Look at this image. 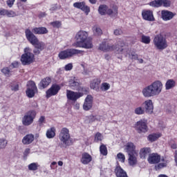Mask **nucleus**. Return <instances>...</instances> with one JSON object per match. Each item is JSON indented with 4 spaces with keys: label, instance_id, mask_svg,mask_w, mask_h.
Instances as JSON below:
<instances>
[{
    "label": "nucleus",
    "instance_id": "obj_1",
    "mask_svg": "<svg viewBox=\"0 0 177 177\" xmlns=\"http://www.w3.org/2000/svg\"><path fill=\"white\" fill-rule=\"evenodd\" d=\"M88 37L89 33L88 32L79 30L75 36L77 42L73 44V46H75V48H84V49H92L93 44L92 43V39Z\"/></svg>",
    "mask_w": 177,
    "mask_h": 177
},
{
    "label": "nucleus",
    "instance_id": "obj_2",
    "mask_svg": "<svg viewBox=\"0 0 177 177\" xmlns=\"http://www.w3.org/2000/svg\"><path fill=\"white\" fill-rule=\"evenodd\" d=\"M162 82L160 80H156L145 87L142 91V93L144 97L158 96V95L162 92Z\"/></svg>",
    "mask_w": 177,
    "mask_h": 177
},
{
    "label": "nucleus",
    "instance_id": "obj_3",
    "mask_svg": "<svg viewBox=\"0 0 177 177\" xmlns=\"http://www.w3.org/2000/svg\"><path fill=\"white\" fill-rule=\"evenodd\" d=\"M125 46V43L122 40L118 42V46L115 47L114 45H109V43L106 41H102L98 48L102 52H109L110 50H117L118 53H122L124 48Z\"/></svg>",
    "mask_w": 177,
    "mask_h": 177
},
{
    "label": "nucleus",
    "instance_id": "obj_4",
    "mask_svg": "<svg viewBox=\"0 0 177 177\" xmlns=\"http://www.w3.org/2000/svg\"><path fill=\"white\" fill-rule=\"evenodd\" d=\"M61 143L59 145V147L62 148L64 146H70L71 142V136L70 135V130L66 127L62 128L58 135Z\"/></svg>",
    "mask_w": 177,
    "mask_h": 177
},
{
    "label": "nucleus",
    "instance_id": "obj_5",
    "mask_svg": "<svg viewBox=\"0 0 177 177\" xmlns=\"http://www.w3.org/2000/svg\"><path fill=\"white\" fill-rule=\"evenodd\" d=\"M153 44L158 50H164L168 48V41L167 38L162 34L156 35L153 39Z\"/></svg>",
    "mask_w": 177,
    "mask_h": 177
},
{
    "label": "nucleus",
    "instance_id": "obj_6",
    "mask_svg": "<svg viewBox=\"0 0 177 177\" xmlns=\"http://www.w3.org/2000/svg\"><path fill=\"white\" fill-rule=\"evenodd\" d=\"M77 55H81L82 56L84 55V51L75 48H68L61 51L59 53L58 57L61 60H64L65 59H70V57H73Z\"/></svg>",
    "mask_w": 177,
    "mask_h": 177
},
{
    "label": "nucleus",
    "instance_id": "obj_7",
    "mask_svg": "<svg viewBox=\"0 0 177 177\" xmlns=\"http://www.w3.org/2000/svg\"><path fill=\"white\" fill-rule=\"evenodd\" d=\"M34 61V54L31 53V48L26 47L24 49V54L21 57V62L24 66L30 64Z\"/></svg>",
    "mask_w": 177,
    "mask_h": 177
},
{
    "label": "nucleus",
    "instance_id": "obj_8",
    "mask_svg": "<svg viewBox=\"0 0 177 177\" xmlns=\"http://www.w3.org/2000/svg\"><path fill=\"white\" fill-rule=\"evenodd\" d=\"M37 117V112L35 111H30L24 115L22 118V124L25 127H28L34 122V120Z\"/></svg>",
    "mask_w": 177,
    "mask_h": 177
},
{
    "label": "nucleus",
    "instance_id": "obj_9",
    "mask_svg": "<svg viewBox=\"0 0 177 177\" xmlns=\"http://www.w3.org/2000/svg\"><path fill=\"white\" fill-rule=\"evenodd\" d=\"M136 131L138 133H146L149 131V127H147V120L142 119L138 121L135 125Z\"/></svg>",
    "mask_w": 177,
    "mask_h": 177
},
{
    "label": "nucleus",
    "instance_id": "obj_10",
    "mask_svg": "<svg viewBox=\"0 0 177 177\" xmlns=\"http://www.w3.org/2000/svg\"><path fill=\"white\" fill-rule=\"evenodd\" d=\"M27 86L26 95L28 97H34L35 93L38 91V88H37V86L35 85V82L29 81L28 82Z\"/></svg>",
    "mask_w": 177,
    "mask_h": 177
},
{
    "label": "nucleus",
    "instance_id": "obj_11",
    "mask_svg": "<svg viewBox=\"0 0 177 177\" xmlns=\"http://www.w3.org/2000/svg\"><path fill=\"white\" fill-rule=\"evenodd\" d=\"M73 7L82 10L86 16L91 12V8L86 5L85 1L75 2L73 3Z\"/></svg>",
    "mask_w": 177,
    "mask_h": 177
},
{
    "label": "nucleus",
    "instance_id": "obj_12",
    "mask_svg": "<svg viewBox=\"0 0 177 177\" xmlns=\"http://www.w3.org/2000/svg\"><path fill=\"white\" fill-rule=\"evenodd\" d=\"M150 6L153 8H160L164 6L165 8H169L171 6V1L169 0H155L149 3Z\"/></svg>",
    "mask_w": 177,
    "mask_h": 177
},
{
    "label": "nucleus",
    "instance_id": "obj_13",
    "mask_svg": "<svg viewBox=\"0 0 177 177\" xmlns=\"http://www.w3.org/2000/svg\"><path fill=\"white\" fill-rule=\"evenodd\" d=\"M84 96L83 93L80 92H74L73 91L66 90V97L68 100H73L75 102L80 99V97H82Z\"/></svg>",
    "mask_w": 177,
    "mask_h": 177
},
{
    "label": "nucleus",
    "instance_id": "obj_14",
    "mask_svg": "<svg viewBox=\"0 0 177 177\" xmlns=\"http://www.w3.org/2000/svg\"><path fill=\"white\" fill-rule=\"evenodd\" d=\"M142 106L147 114H153L154 111V104L153 103V100H145L142 103Z\"/></svg>",
    "mask_w": 177,
    "mask_h": 177
},
{
    "label": "nucleus",
    "instance_id": "obj_15",
    "mask_svg": "<svg viewBox=\"0 0 177 177\" xmlns=\"http://www.w3.org/2000/svg\"><path fill=\"white\" fill-rule=\"evenodd\" d=\"M93 106V97L91 95H88L84 100V102L83 104V110L84 111H89L92 106Z\"/></svg>",
    "mask_w": 177,
    "mask_h": 177
},
{
    "label": "nucleus",
    "instance_id": "obj_16",
    "mask_svg": "<svg viewBox=\"0 0 177 177\" xmlns=\"http://www.w3.org/2000/svg\"><path fill=\"white\" fill-rule=\"evenodd\" d=\"M62 89V87L59 84H53L51 87L46 91V97H50L55 96L59 93V91Z\"/></svg>",
    "mask_w": 177,
    "mask_h": 177
},
{
    "label": "nucleus",
    "instance_id": "obj_17",
    "mask_svg": "<svg viewBox=\"0 0 177 177\" xmlns=\"http://www.w3.org/2000/svg\"><path fill=\"white\" fill-rule=\"evenodd\" d=\"M176 14L167 10H162L161 11V19L163 20V21H169V20H172L174 17H175Z\"/></svg>",
    "mask_w": 177,
    "mask_h": 177
},
{
    "label": "nucleus",
    "instance_id": "obj_18",
    "mask_svg": "<svg viewBox=\"0 0 177 177\" xmlns=\"http://www.w3.org/2000/svg\"><path fill=\"white\" fill-rule=\"evenodd\" d=\"M142 17L144 20L147 21H155L156 19L153 15V12L150 10H144L142 12Z\"/></svg>",
    "mask_w": 177,
    "mask_h": 177
},
{
    "label": "nucleus",
    "instance_id": "obj_19",
    "mask_svg": "<svg viewBox=\"0 0 177 177\" xmlns=\"http://www.w3.org/2000/svg\"><path fill=\"white\" fill-rule=\"evenodd\" d=\"M26 39L32 45H34L36 42H38V38L35 37V35L31 32L30 29H26L25 31Z\"/></svg>",
    "mask_w": 177,
    "mask_h": 177
},
{
    "label": "nucleus",
    "instance_id": "obj_20",
    "mask_svg": "<svg viewBox=\"0 0 177 177\" xmlns=\"http://www.w3.org/2000/svg\"><path fill=\"white\" fill-rule=\"evenodd\" d=\"M147 160L149 164H158L161 161V156L158 153H153L149 155Z\"/></svg>",
    "mask_w": 177,
    "mask_h": 177
},
{
    "label": "nucleus",
    "instance_id": "obj_21",
    "mask_svg": "<svg viewBox=\"0 0 177 177\" xmlns=\"http://www.w3.org/2000/svg\"><path fill=\"white\" fill-rule=\"evenodd\" d=\"M33 46L35 48L34 53L36 55H39V53L46 48V45L43 41H39V40H38Z\"/></svg>",
    "mask_w": 177,
    "mask_h": 177
},
{
    "label": "nucleus",
    "instance_id": "obj_22",
    "mask_svg": "<svg viewBox=\"0 0 177 177\" xmlns=\"http://www.w3.org/2000/svg\"><path fill=\"white\" fill-rule=\"evenodd\" d=\"M91 161H92V156L89 153L84 152L82 154L80 158V162H82V164L88 165Z\"/></svg>",
    "mask_w": 177,
    "mask_h": 177
},
{
    "label": "nucleus",
    "instance_id": "obj_23",
    "mask_svg": "<svg viewBox=\"0 0 177 177\" xmlns=\"http://www.w3.org/2000/svg\"><path fill=\"white\" fill-rule=\"evenodd\" d=\"M125 150H126L127 153H128V156L131 155V154L138 153V151H136V147L132 142H128L126 145Z\"/></svg>",
    "mask_w": 177,
    "mask_h": 177
},
{
    "label": "nucleus",
    "instance_id": "obj_24",
    "mask_svg": "<svg viewBox=\"0 0 177 177\" xmlns=\"http://www.w3.org/2000/svg\"><path fill=\"white\" fill-rule=\"evenodd\" d=\"M128 160L129 165H131V167L136 165L138 164V153L129 155Z\"/></svg>",
    "mask_w": 177,
    "mask_h": 177
},
{
    "label": "nucleus",
    "instance_id": "obj_25",
    "mask_svg": "<svg viewBox=\"0 0 177 177\" xmlns=\"http://www.w3.org/2000/svg\"><path fill=\"white\" fill-rule=\"evenodd\" d=\"M33 34H38L39 35H43L44 34H48V29L45 27L34 28L32 30Z\"/></svg>",
    "mask_w": 177,
    "mask_h": 177
},
{
    "label": "nucleus",
    "instance_id": "obj_26",
    "mask_svg": "<svg viewBox=\"0 0 177 177\" xmlns=\"http://www.w3.org/2000/svg\"><path fill=\"white\" fill-rule=\"evenodd\" d=\"M151 149L149 147H144L140 150V157L145 160L147 156H150Z\"/></svg>",
    "mask_w": 177,
    "mask_h": 177
},
{
    "label": "nucleus",
    "instance_id": "obj_27",
    "mask_svg": "<svg viewBox=\"0 0 177 177\" xmlns=\"http://www.w3.org/2000/svg\"><path fill=\"white\" fill-rule=\"evenodd\" d=\"M52 82V79L50 77H47L44 79H43L39 86L40 89H45L50 83Z\"/></svg>",
    "mask_w": 177,
    "mask_h": 177
},
{
    "label": "nucleus",
    "instance_id": "obj_28",
    "mask_svg": "<svg viewBox=\"0 0 177 177\" xmlns=\"http://www.w3.org/2000/svg\"><path fill=\"white\" fill-rule=\"evenodd\" d=\"M34 135L32 134H27L22 139L23 145H31L32 142H34Z\"/></svg>",
    "mask_w": 177,
    "mask_h": 177
},
{
    "label": "nucleus",
    "instance_id": "obj_29",
    "mask_svg": "<svg viewBox=\"0 0 177 177\" xmlns=\"http://www.w3.org/2000/svg\"><path fill=\"white\" fill-rule=\"evenodd\" d=\"M99 85H100V80L94 79L90 84V88L94 91H96V92H99V91H100L99 88Z\"/></svg>",
    "mask_w": 177,
    "mask_h": 177
},
{
    "label": "nucleus",
    "instance_id": "obj_30",
    "mask_svg": "<svg viewBox=\"0 0 177 177\" xmlns=\"http://www.w3.org/2000/svg\"><path fill=\"white\" fill-rule=\"evenodd\" d=\"M46 136L47 139H53V138L56 136V128L50 127V129H48L46 132Z\"/></svg>",
    "mask_w": 177,
    "mask_h": 177
},
{
    "label": "nucleus",
    "instance_id": "obj_31",
    "mask_svg": "<svg viewBox=\"0 0 177 177\" xmlns=\"http://www.w3.org/2000/svg\"><path fill=\"white\" fill-rule=\"evenodd\" d=\"M69 86L72 89H77L80 86V80L75 77H73L69 80Z\"/></svg>",
    "mask_w": 177,
    "mask_h": 177
},
{
    "label": "nucleus",
    "instance_id": "obj_32",
    "mask_svg": "<svg viewBox=\"0 0 177 177\" xmlns=\"http://www.w3.org/2000/svg\"><path fill=\"white\" fill-rule=\"evenodd\" d=\"M115 174L117 177H128L127 172L124 171V169H122V168H121L120 166L116 167Z\"/></svg>",
    "mask_w": 177,
    "mask_h": 177
},
{
    "label": "nucleus",
    "instance_id": "obj_33",
    "mask_svg": "<svg viewBox=\"0 0 177 177\" xmlns=\"http://www.w3.org/2000/svg\"><path fill=\"white\" fill-rule=\"evenodd\" d=\"M106 15H108L110 17H117L118 10L116 8H109L108 7Z\"/></svg>",
    "mask_w": 177,
    "mask_h": 177
},
{
    "label": "nucleus",
    "instance_id": "obj_34",
    "mask_svg": "<svg viewBox=\"0 0 177 177\" xmlns=\"http://www.w3.org/2000/svg\"><path fill=\"white\" fill-rule=\"evenodd\" d=\"M176 85V82L172 79H169L166 82L165 84V89L169 91V89H172V88H175Z\"/></svg>",
    "mask_w": 177,
    "mask_h": 177
},
{
    "label": "nucleus",
    "instance_id": "obj_35",
    "mask_svg": "<svg viewBox=\"0 0 177 177\" xmlns=\"http://www.w3.org/2000/svg\"><path fill=\"white\" fill-rule=\"evenodd\" d=\"M108 8L109 6H107L106 5H100L98 8V13H100L101 16H106Z\"/></svg>",
    "mask_w": 177,
    "mask_h": 177
},
{
    "label": "nucleus",
    "instance_id": "obj_36",
    "mask_svg": "<svg viewBox=\"0 0 177 177\" xmlns=\"http://www.w3.org/2000/svg\"><path fill=\"white\" fill-rule=\"evenodd\" d=\"M158 138H161V133H153L148 136V140H149V142H156Z\"/></svg>",
    "mask_w": 177,
    "mask_h": 177
},
{
    "label": "nucleus",
    "instance_id": "obj_37",
    "mask_svg": "<svg viewBox=\"0 0 177 177\" xmlns=\"http://www.w3.org/2000/svg\"><path fill=\"white\" fill-rule=\"evenodd\" d=\"M38 168H39V165L38 162H32L28 165V169L29 171H37Z\"/></svg>",
    "mask_w": 177,
    "mask_h": 177
},
{
    "label": "nucleus",
    "instance_id": "obj_38",
    "mask_svg": "<svg viewBox=\"0 0 177 177\" xmlns=\"http://www.w3.org/2000/svg\"><path fill=\"white\" fill-rule=\"evenodd\" d=\"M4 16H7V17H16V16H17V14H16V12L13 10H8L5 9Z\"/></svg>",
    "mask_w": 177,
    "mask_h": 177
},
{
    "label": "nucleus",
    "instance_id": "obj_39",
    "mask_svg": "<svg viewBox=\"0 0 177 177\" xmlns=\"http://www.w3.org/2000/svg\"><path fill=\"white\" fill-rule=\"evenodd\" d=\"M134 113L137 114V115H142L146 113V111H145L144 107L138 106L135 109Z\"/></svg>",
    "mask_w": 177,
    "mask_h": 177
},
{
    "label": "nucleus",
    "instance_id": "obj_40",
    "mask_svg": "<svg viewBox=\"0 0 177 177\" xmlns=\"http://www.w3.org/2000/svg\"><path fill=\"white\" fill-rule=\"evenodd\" d=\"M151 41V39L150 38V36H146L145 35H142L141 37V42L142 44H145L146 45H149Z\"/></svg>",
    "mask_w": 177,
    "mask_h": 177
},
{
    "label": "nucleus",
    "instance_id": "obj_41",
    "mask_svg": "<svg viewBox=\"0 0 177 177\" xmlns=\"http://www.w3.org/2000/svg\"><path fill=\"white\" fill-rule=\"evenodd\" d=\"M100 152L102 156H107V147L104 144H102L100 147Z\"/></svg>",
    "mask_w": 177,
    "mask_h": 177
},
{
    "label": "nucleus",
    "instance_id": "obj_42",
    "mask_svg": "<svg viewBox=\"0 0 177 177\" xmlns=\"http://www.w3.org/2000/svg\"><path fill=\"white\" fill-rule=\"evenodd\" d=\"M93 31L95 35H102V34L103 33L102 29H100V28H99V26H93Z\"/></svg>",
    "mask_w": 177,
    "mask_h": 177
},
{
    "label": "nucleus",
    "instance_id": "obj_43",
    "mask_svg": "<svg viewBox=\"0 0 177 177\" xmlns=\"http://www.w3.org/2000/svg\"><path fill=\"white\" fill-rule=\"evenodd\" d=\"M8 146V140L5 138H0V150L5 149Z\"/></svg>",
    "mask_w": 177,
    "mask_h": 177
},
{
    "label": "nucleus",
    "instance_id": "obj_44",
    "mask_svg": "<svg viewBox=\"0 0 177 177\" xmlns=\"http://www.w3.org/2000/svg\"><path fill=\"white\" fill-rule=\"evenodd\" d=\"M101 91H103L104 92H106V91H109L110 89V84L107 82H104L101 84L100 86Z\"/></svg>",
    "mask_w": 177,
    "mask_h": 177
},
{
    "label": "nucleus",
    "instance_id": "obj_45",
    "mask_svg": "<svg viewBox=\"0 0 177 177\" xmlns=\"http://www.w3.org/2000/svg\"><path fill=\"white\" fill-rule=\"evenodd\" d=\"M102 140H103V136L102 135V133H100L99 132L95 133L94 141H95V142H102Z\"/></svg>",
    "mask_w": 177,
    "mask_h": 177
},
{
    "label": "nucleus",
    "instance_id": "obj_46",
    "mask_svg": "<svg viewBox=\"0 0 177 177\" xmlns=\"http://www.w3.org/2000/svg\"><path fill=\"white\" fill-rule=\"evenodd\" d=\"M1 73L6 75V77H10V69L8 67H5L1 69Z\"/></svg>",
    "mask_w": 177,
    "mask_h": 177
},
{
    "label": "nucleus",
    "instance_id": "obj_47",
    "mask_svg": "<svg viewBox=\"0 0 177 177\" xmlns=\"http://www.w3.org/2000/svg\"><path fill=\"white\" fill-rule=\"evenodd\" d=\"M117 158L118 161H120V162H125V155L122 153H118Z\"/></svg>",
    "mask_w": 177,
    "mask_h": 177
},
{
    "label": "nucleus",
    "instance_id": "obj_48",
    "mask_svg": "<svg viewBox=\"0 0 177 177\" xmlns=\"http://www.w3.org/2000/svg\"><path fill=\"white\" fill-rule=\"evenodd\" d=\"M129 56L131 60H138V58L139 57V55L135 52L130 53Z\"/></svg>",
    "mask_w": 177,
    "mask_h": 177
},
{
    "label": "nucleus",
    "instance_id": "obj_49",
    "mask_svg": "<svg viewBox=\"0 0 177 177\" xmlns=\"http://www.w3.org/2000/svg\"><path fill=\"white\" fill-rule=\"evenodd\" d=\"M50 24L51 26H53V27L55 28H59V27L62 26V22L59 21H55L51 22Z\"/></svg>",
    "mask_w": 177,
    "mask_h": 177
},
{
    "label": "nucleus",
    "instance_id": "obj_50",
    "mask_svg": "<svg viewBox=\"0 0 177 177\" xmlns=\"http://www.w3.org/2000/svg\"><path fill=\"white\" fill-rule=\"evenodd\" d=\"M38 124H39V127L44 126V124H45V116H41L39 118Z\"/></svg>",
    "mask_w": 177,
    "mask_h": 177
},
{
    "label": "nucleus",
    "instance_id": "obj_51",
    "mask_svg": "<svg viewBox=\"0 0 177 177\" xmlns=\"http://www.w3.org/2000/svg\"><path fill=\"white\" fill-rule=\"evenodd\" d=\"M65 71H71L73 70V64L69 63L64 66Z\"/></svg>",
    "mask_w": 177,
    "mask_h": 177
},
{
    "label": "nucleus",
    "instance_id": "obj_52",
    "mask_svg": "<svg viewBox=\"0 0 177 177\" xmlns=\"http://www.w3.org/2000/svg\"><path fill=\"white\" fill-rule=\"evenodd\" d=\"M165 167H167V162L159 163L157 166H156V169H161V168H165Z\"/></svg>",
    "mask_w": 177,
    "mask_h": 177
},
{
    "label": "nucleus",
    "instance_id": "obj_53",
    "mask_svg": "<svg viewBox=\"0 0 177 177\" xmlns=\"http://www.w3.org/2000/svg\"><path fill=\"white\" fill-rule=\"evenodd\" d=\"M10 67H11V68H17V67H19V62L17 61L13 62Z\"/></svg>",
    "mask_w": 177,
    "mask_h": 177
},
{
    "label": "nucleus",
    "instance_id": "obj_54",
    "mask_svg": "<svg viewBox=\"0 0 177 177\" xmlns=\"http://www.w3.org/2000/svg\"><path fill=\"white\" fill-rule=\"evenodd\" d=\"M16 0H7V5L9 8H12L13 5L15 4V1Z\"/></svg>",
    "mask_w": 177,
    "mask_h": 177
},
{
    "label": "nucleus",
    "instance_id": "obj_55",
    "mask_svg": "<svg viewBox=\"0 0 177 177\" xmlns=\"http://www.w3.org/2000/svg\"><path fill=\"white\" fill-rule=\"evenodd\" d=\"M19 89V84H13L11 85V91H14L15 92L17 91Z\"/></svg>",
    "mask_w": 177,
    "mask_h": 177
},
{
    "label": "nucleus",
    "instance_id": "obj_56",
    "mask_svg": "<svg viewBox=\"0 0 177 177\" xmlns=\"http://www.w3.org/2000/svg\"><path fill=\"white\" fill-rule=\"evenodd\" d=\"M115 35H121L122 34V30L121 29H116L114 30Z\"/></svg>",
    "mask_w": 177,
    "mask_h": 177
},
{
    "label": "nucleus",
    "instance_id": "obj_57",
    "mask_svg": "<svg viewBox=\"0 0 177 177\" xmlns=\"http://www.w3.org/2000/svg\"><path fill=\"white\" fill-rule=\"evenodd\" d=\"M30 149L29 148H27L26 149H25L24 152V156L27 157V156H28V154L30 153Z\"/></svg>",
    "mask_w": 177,
    "mask_h": 177
},
{
    "label": "nucleus",
    "instance_id": "obj_58",
    "mask_svg": "<svg viewBox=\"0 0 177 177\" xmlns=\"http://www.w3.org/2000/svg\"><path fill=\"white\" fill-rule=\"evenodd\" d=\"M74 109L75 110H80V103L75 102V104H74Z\"/></svg>",
    "mask_w": 177,
    "mask_h": 177
},
{
    "label": "nucleus",
    "instance_id": "obj_59",
    "mask_svg": "<svg viewBox=\"0 0 177 177\" xmlns=\"http://www.w3.org/2000/svg\"><path fill=\"white\" fill-rule=\"evenodd\" d=\"M56 164H57V162H51V164H50V169H55V165H56Z\"/></svg>",
    "mask_w": 177,
    "mask_h": 177
},
{
    "label": "nucleus",
    "instance_id": "obj_60",
    "mask_svg": "<svg viewBox=\"0 0 177 177\" xmlns=\"http://www.w3.org/2000/svg\"><path fill=\"white\" fill-rule=\"evenodd\" d=\"M0 16H5V9L0 8Z\"/></svg>",
    "mask_w": 177,
    "mask_h": 177
},
{
    "label": "nucleus",
    "instance_id": "obj_61",
    "mask_svg": "<svg viewBox=\"0 0 177 177\" xmlns=\"http://www.w3.org/2000/svg\"><path fill=\"white\" fill-rule=\"evenodd\" d=\"M174 161L177 165V150L175 151V153H174Z\"/></svg>",
    "mask_w": 177,
    "mask_h": 177
},
{
    "label": "nucleus",
    "instance_id": "obj_62",
    "mask_svg": "<svg viewBox=\"0 0 177 177\" xmlns=\"http://www.w3.org/2000/svg\"><path fill=\"white\" fill-rule=\"evenodd\" d=\"M88 2H90V3L92 5H95L97 2V0H88Z\"/></svg>",
    "mask_w": 177,
    "mask_h": 177
},
{
    "label": "nucleus",
    "instance_id": "obj_63",
    "mask_svg": "<svg viewBox=\"0 0 177 177\" xmlns=\"http://www.w3.org/2000/svg\"><path fill=\"white\" fill-rule=\"evenodd\" d=\"M171 149H177V145H176V144L174 143L171 145Z\"/></svg>",
    "mask_w": 177,
    "mask_h": 177
},
{
    "label": "nucleus",
    "instance_id": "obj_64",
    "mask_svg": "<svg viewBox=\"0 0 177 177\" xmlns=\"http://www.w3.org/2000/svg\"><path fill=\"white\" fill-rule=\"evenodd\" d=\"M158 177H168V176L165 175V174H160L158 176Z\"/></svg>",
    "mask_w": 177,
    "mask_h": 177
}]
</instances>
